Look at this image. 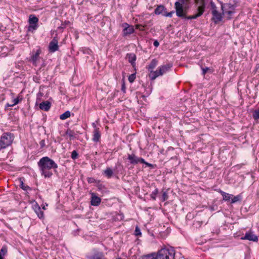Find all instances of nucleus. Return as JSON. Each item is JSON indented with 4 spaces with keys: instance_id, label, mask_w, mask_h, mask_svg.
Returning a JSON list of instances; mask_svg holds the SVG:
<instances>
[{
    "instance_id": "nucleus-38",
    "label": "nucleus",
    "mask_w": 259,
    "mask_h": 259,
    "mask_svg": "<svg viewBox=\"0 0 259 259\" xmlns=\"http://www.w3.org/2000/svg\"><path fill=\"white\" fill-rule=\"evenodd\" d=\"M136 79V73H133L131 74L128 78V80L130 82H133Z\"/></svg>"
},
{
    "instance_id": "nucleus-47",
    "label": "nucleus",
    "mask_w": 259,
    "mask_h": 259,
    "mask_svg": "<svg viewBox=\"0 0 259 259\" xmlns=\"http://www.w3.org/2000/svg\"><path fill=\"white\" fill-rule=\"evenodd\" d=\"M88 181L89 183H92L95 182V179L92 178H90L88 179Z\"/></svg>"
},
{
    "instance_id": "nucleus-1",
    "label": "nucleus",
    "mask_w": 259,
    "mask_h": 259,
    "mask_svg": "<svg viewBox=\"0 0 259 259\" xmlns=\"http://www.w3.org/2000/svg\"><path fill=\"white\" fill-rule=\"evenodd\" d=\"M37 164L41 174L45 178H50L52 176L53 174L50 171V169H56L58 167L55 161L47 156L41 158Z\"/></svg>"
},
{
    "instance_id": "nucleus-8",
    "label": "nucleus",
    "mask_w": 259,
    "mask_h": 259,
    "mask_svg": "<svg viewBox=\"0 0 259 259\" xmlns=\"http://www.w3.org/2000/svg\"><path fill=\"white\" fill-rule=\"evenodd\" d=\"M242 239H246L250 241L256 242L258 241V238L256 235L253 234L251 232H247L243 237L241 238Z\"/></svg>"
},
{
    "instance_id": "nucleus-34",
    "label": "nucleus",
    "mask_w": 259,
    "mask_h": 259,
    "mask_svg": "<svg viewBox=\"0 0 259 259\" xmlns=\"http://www.w3.org/2000/svg\"><path fill=\"white\" fill-rule=\"evenodd\" d=\"M158 192V191L157 189H155L154 191L152 192V193L150 195V197L153 200H155L156 199V195Z\"/></svg>"
},
{
    "instance_id": "nucleus-30",
    "label": "nucleus",
    "mask_w": 259,
    "mask_h": 259,
    "mask_svg": "<svg viewBox=\"0 0 259 259\" xmlns=\"http://www.w3.org/2000/svg\"><path fill=\"white\" fill-rule=\"evenodd\" d=\"M162 194L160 198L161 200L162 201H164L167 200L168 198L167 192L166 191H162Z\"/></svg>"
},
{
    "instance_id": "nucleus-24",
    "label": "nucleus",
    "mask_w": 259,
    "mask_h": 259,
    "mask_svg": "<svg viewBox=\"0 0 259 259\" xmlns=\"http://www.w3.org/2000/svg\"><path fill=\"white\" fill-rule=\"evenodd\" d=\"M38 19L34 15H30L29 17V24H37Z\"/></svg>"
},
{
    "instance_id": "nucleus-4",
    "label": "nucleus",
    "mask_w": 259,
    "mask_h": 259,
    "mask_svg": "<svg viewBox=\"0 0 259 259\" xmlns=\"http://www.w3.org/2000/svg\"><path fill=\"white\" fill-rule=\"evenodd\" d=\"M188 8H189V7L183 6V8H182L183 10H182V13L183 14V16L181 15V16H180V15H178L177 13H176L177 16L179 18H181L182 19H187V20L195 19L200 17L199 16V15H198L197 14H196L195 15H194L192 16H187V11H188Z\"/></svg>"
},
{
    "instance_id": "nucleus-41",
    "label": "nucleus",
    "mask_w": 259,
    "mask_h": 259,
    "mask_svg": "<svg viewBox=\"0 0 259 259\" xmlns=\"http://www.w3.org/2000/svg\"><path fill=\"white\" fill-rule=\"evenodd\" d=\"M77 156L78 154L76 151L74 150L72 152L71 157L73 159H75Z\"/></svg>"
},
{
    "instance_id": "nucleus-14",
    "label": "nucleus",
    "mask_w": 259,
    "mask_h": 259,
    "mask_svg": "<svg viewBox=\"0 0 259 259\" xmlns=\"http://www.w3.org/2000/svg\"><path fill=\"white\" fill-rule=\"evenodd\" d=\"M41 53L40 49H38L34 54H33L31 57V60L33 63V64L36 65L37 61L39 59V55Z\"/></svg>"
},
{
    "instance_id": "nucleus-50",
    "label": "nucleus",
    "mask_w": 259,
    "mask_h": 259,
    "mask_svg": "<svg viewBox=\"0 0 259 259\" xmlns=\"http://www.w3.org/2000/svg\"><path fill=\"white\" fill-rule=\"evenodd\" d=\"M40 144L41 145V146H44V145H45V141L44 140H42L40 142Z\"/></svg>"
},
{
    "instance_id": "nucleus-15",
    "label": "nucleus",
    "mask_w": 259,
    "mask_h": 259,
    "mask_svg": "<svg viewBox=\"0 0 259 259\" xmlns=\"http://www.w3.org/2000/svg\"><path fill=\"white\" fill-rule=\"evenodd\" d=\"M162 75V73L161 72L159 69H158L155 71H153V70L150 71L149 77L151 80H154L156 77Z\"/></svg>"
},
{
    "instance_id": "nucleus-25",
    "label": "nucleus",
    "mask_w": 259,
    "mask_h": 259,
    "mask_svg": "<svg viewBox=\"0 0 259 259\" xmlns=\"http://www.w3.org/2000/svg\"><path fill=\"white\" fill-rule=\"evenodd\" d=\"M139 259H156L155 257V253L154 252L150 254L144 255Z\"/></svg>"
},
{
    "instance_id": "nucleus-26",
    "label": "nucleus",
    "mask_w": 259,
    "mask_h": 259,
    "mask_svg": "<svg viewBox=\"0 0 259 259\" xmlns=\"http://www.w3.org/2000/svg\"><path fill=\"white\" fill-rule=\"evenodd\" d=\"M66 137V138H69L71 140L73 137V133L72 131H66L64 133L62 134Z\"/></svg>"
},
{
    "instance_id": "nucleus-6",
    "label": "nucleus",
    "mask_w": 259,
    "mask_h": 259,
    "mask_svg": "<svg viewBox=\"0 0 259 259\" xmlns=\"http://www.w3.org/2000/svg\"><path fill=\"white\" fill-rule=\"evenodd\" d=\"M122 27L124 28L123 30V35L124 36L130 35L135 31L133 26L130 25L127 23H123Z\"/></svg>"
},
{
    "instance_id": "nucleus-21",
    "label": "nucleus",
    "mask_w": 259,
    "mask_h": 259,
    "mask_svg": "<svg viewBox=\"0 0 259 259\" xmlns=\"http://www.w3.org/2000/svg\"><path fill=\"white\" fill-rule=\"evenodd\" d=\"M219 192L223 196V200L225 201H229L233 197V195L227 193L221 190H220Z\"/></svg>"
},
{
    "instance_id": "nucleus-20",
    "label": "nucleus",
    "mask_w": 259,
    "mask_h": 259,
    "mask_svg": "<svg viewBox=\"0 0 259 259\" xmlns=\"http://www.w3.org/2000/svg\"><path fill=\"white\" fill-rule=\"evenodd\" d=\"M157 60L156 59H152L150 64L146 67L149 71L153 70V69L157 65Z\"/></svg>"
},
{
    "instance_id": "nucleus-28",
    "label": "nucleus",
    "mask_w": 259,
    "mask_h": 259,
    "mask_svg": "<svg viewBox=\"0 0 259 259\" xmlns=\"http://www.w3.org/2000/svg\"><path fill=\"white\" fill-rule=\"evenodd\" d=\"M70 116V112L69 111H65L64 113L60 115V118L64 120L68 118Z\"/></svg>"
},
{
    "instance_id": "nucleus-45",
    "label": "nucleus",
    "mask_w": 259,
    "mask_h": 259,
    "mask_svg": "<svg viewBox=\"0 0 259 259\" xmlns=\"http://www.w3.org/2000/svg\"><path fill=\"white\" fill-rule=\"evenodd\" d=\"M135 234V235H136V236H138V235H141V233L140 230V229L138 227H137L136 228Z\"/></svg>"
},
{
    "instance_id": "nucleus-13",
    "label": "nucleus",
    "mask_w": 259,
    "mask_h": 259,
    "mask_svg": "<svg viewBox=\"0 0 259 259\" xmlns=\"http://www.w3.org/2000/svg\"><path fill=\"white\" fill-rule=\"evenodd\" d=\"M89 259H106L103 253L101 252H97L93 254L88 256Z\"/></svg>"
},
{
    "instance_id": "nucleus-46",
    "label": "nucleus",
    "mask_w": 259,
    "mask_h": 259,
    "mask_svg": "<svg viewBox=\"0 0 259 259\" xmlns=\"http://www.w3.org/2000/svg\"><path fill=\"white\" fill-rule=\"evenodd\" d=\"M153 45L155 47H158L159 45V42L157 40H155L154 42H153Z\"/></svg>"
},
{
    "instance_id": "nucleus-31",
    "label": "nucleus",
    "mask_w": 259,
    "mask_h": 259,
    "mask_svg": "<svg viewBox=\"0 0 259 259\" xmlns=\"http://www.w3.org/2000/svg\"><path fill=\"white\" fill-rule=\"evenodd\" d=\"M104 173L107 177H108V178H110L112 176L113 172L110 168H107L104 171Z\"/></svg>"
},
{
    "instance_id": "nucleus-11",
    "label": "nucleus",
    "mask_w": 259,
    "mask_h": 259,
    "mask_svg": "<svg viewBox=\"0 0 259 259\" xmlns=\"http://www.w3.org/2000/svg\"><path fill=\"white\" fill-rule=\"evenodd\" d=\"M126 58H128V62L131 64L132 66L134 67L136 66V55L134 53L127 54Z\"/></svg>"
},
{
    "instance_id": "nucleus-35",
    "label": "nucleus",
    "mask_w": 259,
    "mask_h": 259,
    "mask_svg": "<svg viewBox=\"0 0 259 259\" xmlns=\"http://www.w3.org/2000/svg\"><path fill=\"white\" fill-rule=\"evenodd\" d=\"M210 5L211 9V13H213L214 11H218L217 7H216L215 4L212 1H211V2H210Z\"/></svg>"
},
{
    "instance_id": "nucleus-40",
    "label": "nucleus",
    "mask_w": 259,
    "mask_h": 259,
    "mask_svg": "<svg viewBox=\"0 0 259 259\" xmlns=\"http://www.w3.org/2000/svg\"><path fill=\"white\" fill-rule=\"evenodd\" d=\"M201 68L202 70V74L203 75H204L207 71L210 70V69L209 67H203L201 66Z\"/></svg>"
},
{
    "instance_id": "nucleus-33",
    "label": "nucleus",
    "mask_w": 259,
    "mask_h": 259,
    "mask_svg": "<svg viewBox=\"0 0 259 259\" xmlns=\"http://www.w3.org/2000/svg\"><path fill=\"white\" fill-rule=\"evenodd\" d=\"M38 24H29L28 28V31L32 32L33 30H36Z\"/></svg>"
},
{
    "instance_id": "nucleus-2",
    "label": "nucleus",
    "mask_w": 259,
    "mask_h": 259,
    "mask_svg": "<svg viewBox=\"0 0 259 259\" xmlns=\"http://www.w3.org/2000/svg\"><path fill=\"white\" fill-rule=\"evenodd\" d=\"M175 255V250L171 247L161 248L155 253L156 259H174Z\"/></svg>"
},
{
    "instance_id": "nucleus-17",
    "label": "nucleus",
    "mask_w": 259,
    "mask_h": 259,
    "mask_svg": "<svg viewBox=\"0 0 259 259\" xmlns=\"http://www.w3.org/2000/svg\"><path fill=\"white\" fill-rule=\"evenodd\" d=\"M172 66V63H168L166 65H164L159 67V69L162 73V75L168 71Z\"/></svg>"
},
{
    "instance_id": "nucleus-10",
    "label": "nucleus",
    "mask_w": 259,
    "mask_h": 259,
    "mask_svg": "<svg viewBox=\"0 0 259 259\" xmlns=\"http://www.w3.org/2000/svg\"><path fill=\"white\" fill-rule=\"evenodd\" d=\"M235 6L231 4H222L221 9L223 11V14H225V10L235 11Z\"/></svg>"
},
{
    "instance_id": "nucleus-23",
    "label": "nucleus",
    "mask_w": 259,
    "mask_h": 259,
    "mask_svg": "<svg viewBox=\"0 0 259 259\" xmlns=\"http://www.w3.org/2000/svg\"><path fill=\"white\" fill-rule=\"evenodd\" d=\"M128 159L132 164H136L138 163V157L135 154H129L128 156Z\"/></svg>"
},
{
    "instance_id": "nucleus-16",
    "label": "nucleus",
    "mask_w": 259,
    "mask_h": 259,
    "mask_svg": "<svg viewBox=\"0 0 259 259\" xmlns=\"http://www.w3.org/2000/svg\"><path fill=\"white\" fill-rule=\"evenodd\" d=\"M166 9L163 5H159L154 10V13L156 15H162L165 12Z\"/></svg>"
},
{
    "instance_id": "nucleus-12",
    "label": "nucleus",
    "mask_w": 259,
    "mask_h": 259,
    "mask_svg": "<svg viewBox=\"0 0 259 259\" xmlns=\"http://www.w3.org/2000/svg\"><path fill=\"white\" fill-rule=\"evenodd\" d=\"M51 103L48 101H43L39 104V108L42 110L47 111L51 107Z\"/></svg>"
},
{
    "instance_id": "nucleus-36",
    "label": "nucleus",
    "mask_w": 259,
    "mask_h": 259,
    "mask_svg": "<svg viewBox=\"0 0 259 259\" xmlns=\"http://www.w3.org/2000/svg\"><path fill=\"white\" fill-rule=\"evenodd\" d=\"M7 252V249L6 247H3L0 250V256L3 257L6 254Z\"/></svg>"
},
{
    "instance_id": "nucleus-43",
    "label": "nucleus",
    "mask_w": 259,
    "mask_h": 259,
    "mask_svg": "<svg viewBox=\"0 0 259 259\" xmlns=\"http://www.w3.org/2000/svg\"><path fill=\"white\" fill-rule=\"evenodd\" d=\"M21 100H22V99H19V97H18L17 98L14 99L13 100V103L14 106L16 104H18L20 102V101Z\"/></svg>"
},
{
    "instance_id": "nucleus-48",
    "label": "nucleus",
    "mask_w": 259,
    "mask_h": 259,
    "mask_svg": "<svg viewBox=\"0 0 259 259\" xmlns=\"http://www.w3.org/2000/svg\"><path fill=\"white\" fill-rule=\"evenodd\" d=\"M14 106L13 104H10L9 103H7L5 106V109H8V107Z\"/></svg>"
},
{
    "instance_id": "nucleus-32",
    "label": "nucleus",
    "mask_w": 259,
    "mask_h": 259,
    "mask_svg": "<svg viewBox=\"0 0 259 259\" xmlns=\"http://www.w3.org/2000/svg\"><path fill=\"white\" fill-rule=\"evenodd\" d=\"M231 203H235V202H237L239 201L241 199V196L240 195H237V196H233L232 197V198H231Z\"/></svg>"
},
{
    "instance_id": "nucleus-37",
    "label": "nucleus",
    "mask_w": 259,
    "mask_h": 259,
    "mask_svg": "<svg viewBox=\"0 0 259 259\" xmlns=\"http://www.w3.org/2000/svg\"><path fill=\"white\" fill-rule=\"evenodd\" d=\"M235 13V11H227L225 10V14H227L228 16L227 17V19L230 20L231 19V15Z\"/></svg>"
},
{
    "instance_id": "nucleus-18",
    "label": "nucleus",
    "mask_w": 259,
    "mask_h": 259,
    "mask_svg": "<svg viewBox=\"0 0 259 259\" xmlns=\"http://www.w3.org/2000/svg\"><path fill=\"white\" fill-rule=\"evenodd\" d=\"M205 9V4L204 1L201 2V5L197 8V14L200 17L204 12Z\"/></svg>"
},
{
    "instance_id": "nucleus-51",
    "label": "nucleus",
    "mask_w": 259,
    "mask_h": 259,
    "mask_svg": "<svg viewBox=\"0 0 259 259\" xmlns=\"http://www.w3.org/2000/svg\"><path fill=\"white\" fill-rule=\"evenodd\" d=\"M0 259H4V257L0 256Z\"/></svg>"
},
{
    "instance_id": "nucleus-3",
    "label": "nucleus",
    "mask_w": 259,
    "mask_h": 259,
    "mask_svg": "<svg viewBox=\"0 0 259 259\" xmlns=\"http://www.w3.org/2000/svg\"><path fill=\"white\" fill-rule=\"evenodd\" d=\"M191 0H178L175 3V9L176 10V13L178 15L183 16L182 12L183 6L189 7L188 5L191 3ZM195 4H198L200 0H194Z\"/></svg>"
},
{
    "instance_id": "nucleus-7",
    "label": "nucleus",
    "mask_w": 259,
    "mask_h": 259,
    "mask_svg": "<svg viewBox=\"0 0 259 259\" xmlns=\"http://www.w3.org/2000/svg\"><path fill=\"white\" fill-rule=\"evenodd\" d=\"M101 199L100 197L97 196V195L94 193H91V203L92 205L98 206L101 203Z\"/></svg>"
},
{
    "instance_id": "nucleus-5",
    "label": "nucleus",
    "mask_w": 259,
    "mask_h": 259,
    "mask_svg": "<svg viewBox=\"0 0 259 259\" xmlns=\"http://www.w3.org/2000/svg\"><path fill=\"white\" fill-rule=\"evenodd\" d=\"M58 39L57 37H54L49 45V51L50 53H54L59 49L58 45Z\"/></svg>"
},
{
    "instance_id": "nucleus-29",
    "label": "nucleus",
    "mask_w": 259,
    "mask_h": 259,
    "mask_svg": "<svg viewBox=\"0 0 259 259\" xmlns=\"http://www.w3.org/2000/svg\"><path fill=\"white\" fill-rule=\"evenodd\" d=\"M252 115L255 120H259V109H256L252 112Z\"/></svg>"
},
{
    "instance_id": "nucleus-19",
    "label": "nucleus",
    "mask_w": 259,
    "mask_h": 259,
    "mask_svg": "<svg viewBox=\"0 0 259 259\" xmlns=\"http://www.w3.org/2000/svg\"><path fill=\"white\" fill-rule=\"evenodd\" d=\"M101 134L99 131H94L93 135L92 140L95 142H99L101 139Z\"/></svg>"
},
{
    "instance_id": "nucleus-49",
    "label": "nucleus",
    "mask_w": 259,
    "mask_h": 259,
    "mask_svg": "<svg viewBox=\"0 0 259 259\" xmlns=\"http://www.w3.org/2000/svg\"><path fill=\"white\" fill-rule=\"evenodd\" d=\"M121 90L124 92L125 93V84L123 83L122 84V87H121Z\"/></svg>"
},
{
    "instance_id": "nucleus-44",
    "label": "nucleus",
    "mask_w": 259,
    "mask_h": 259,
    "mask_svg": "<svg viewBox=\"0 0 259 259\" xmlns=\"http://www.w3.org/2000/svg\"><path fill=\"white\" fill-rule=\"evenodd\" d=\"M139 162L144 163V164H145L147 165H150L149 163H148V162H145L144 159L143 158H139L138 157V163Z\"/></svg>"
},
{
    "instance_id": "nucleus-42",
    "label": "nucleus",
    "mask_w": 259,
    "mask_h": 259,
    "mask_svg": "<svg viewBox=\"0 0 259 259\" xmlns=\"http://www.w3.org/2000/svg\"><path fill=\"white\" fill-rule=\"evenodd\" d=\"M69 21H65L64 23H62L61 26L58 27L59 29H64L66 25L68 24L69 23Z\"/></svg>"
},
{
    "instance_id": "nucleus-52",
    "label": "nucleus",
    "mask_w": 259,
    "mask_h": 259,
    "mask_svg": "<svg viewBox=\"0 0 259 259\" xmlns=\"http://www.w3.org/2000/svg\"><path fill=\"white\" fill-rule=\"evenodd\" d=\"M139 25H137V28H138L139 27Z\"/></svg>"
},
{
    "instance_id": "nucleus-39",
    "label": "nucleus",
    "mask_w": 259,
    "mask_h": 259,
    "mask_svg": "<svg viewBox=\"0 0 259 259\" xmlns=\"http://www.w3.org/2000/svg\"><path fill=\"white\" fill-rule=\"evenodd\" d=\"M175 13L174 11H171L170 12L167 13L166 12V10L165 11V12L163 14V16H164L165 17H172L173 14Z\"/></svg>"
},
{
    "instance_id": "nucleus-27",
    "label": "nucleus",
    "mask_w": 259,
    "mask_h": 259,
    "mask_svg": "<svg viewBox=\"0 0 259 259\" xmlns=\"http://www.w3.org/2000/svg\"><path fill=\"white\" fill-rule=\"evenodd\" d=\"M22 179H20V181H21V183H20V187L24 191H27V190H31V189L30 187H29L28 186L25 185L22 180Z\"/></svg>"
},
{
    "instance_id": "nucleus-22",
    "label": "nucleus",
    "mask_w": 259,
    "mask_h": 259,
    "mask_svg": "<svg viewBox=\"0 0 259 259\" xmlns=\"http://www.w3.org/2000/svg\"><path fill=\"white\" fill-rule=\"evenodd\" d=\"M34 209L35 213L37 215V217L39 219L44 218V212L41 210L40 207L38 205L34 206Z\"/></svg>"
},
{
    "instance_id": "nucleus-9",
    "label": "nucleus",
    "mask_w": 259,
    "mask_h": 259,
    "mask_svg": "<svg viewBox=\"0 0 259 259\" xmlns=\"http://www.w3.org/2000/svg\"><path fill=\"white\" fill-rule=\"evenodd\" d=\"M212 20L214 23L217 24L219 22L221 21L223 18V13L221 14L218 11H214L212 13Z\"/></svg>"
}]
</instances>
